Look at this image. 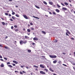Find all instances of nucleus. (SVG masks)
<instances>
[{"label": "nucleus", "mask_w": 75, "mask_h": 75, "mask_svg": "<svg viewBox=\"0 0 75 75\" xmlns=\"http://www.w3.org/2000/svg\"><path fill=\"white\" fill-rule=\"evenodd\" d=\"M50 58H57V56H56L55 55L52 56V55H50Z\"/></svg>", "instance_id": "nucleus-1"}, {"label": "nucleus", "mask_w": 75, "mask_h": 75, "mask_svg": "<svg viewBox=\"0 0 75 75\" xmlns=\"http://www.w3.org/2000/svg\"><path fill=\"white\" fill-rule=\"evenodd\" d=\"M40 73L41 74H43V75H45V73L42 71H40Z\"/></svg>", "instance_id": "nucleus-2"}, {"label": "nucleus", "mask_w": 75, "mask_h": 75, "mask_svg": "<svg viewBox=\"0 0 75 75\" xmlns=\"http://www.w3.org/2000/svg\"><path fill=\"white\" fill-rule=\"evenodd\" d=\"M66 31H67V33L69 34H71V33H70V32H69V30H68L66 29Z\"/></svg>", "instance_id": "nucleus-3"}, {"label": "nucleus", "mask_w": 75, "mask_h": 75, "mask_svg": "<svg viewBox=\"0 0 75 75\" xmlns=\"http://www.w3.org/2000/svg\"><path fill=\"white\" fill-rule=\"evenodd\" d=\"M20 44L21 45H22V44H24V41L23 40H21L20 42Z\"/></svg>", "instance_id": "nucleus-4"}, {"label": "nucleus", "mask_w": 75, "mask_h": 75, "mask_svg": "<svg viewBox=\"0 0 75 75\" xmlns=\"http://www.w3.org/2000/svg\"><path fill=\"white\" fill-rule=\"evenodd\" d=\"M23 16L25 18V19H28V17H27V16L26 15H23Z\"/></svg>", "instance_id": "nucleus-5"}, {"label": "nucleus", "mask_w": 75, "mask_h": 75, "mask_svg": "<svg viewBox=\"0 0 75 75\" xmlns=\"http://www.w3.org/2000/svg\"><path fill=\"white\" fill-rule=\"evenodd\" d=\"M33 40H36V41H38V39L37 38H33Z\"/></svg>", "instance_id": "nucleus-6"}, {"label": "nucleus", "mask_w": 75, "mask_h": 75, "mask_svg": "<svg viewBox=\"0 0 75 75\" xmlns=\"http://www.w3.org/2000/svg\"><path fill=\"white\" fill-rule=\"evenodd\" d=\"M40 67H41V68H45V67H44V66H43L42 64H40Z\"/></svg>", "instance_id": "nucleus-7"}, {"label": "nucleus", "mask_w": 75, "mask_h": 75, "mask_svg": "<svg viewBox=\"0 0 75 75\" xmlns=\"http://www.w3.org/2000/svg\"><path fill=\"white\" fill-rule=\"evenodd\" d=\"M55 11L57 13H59V11H59V10L58 9H56L55 10Z\"/></svg>", "instance_id": "nucleus-8"}, {"label": "nucleus", "mask_w": 75, "mask_h": 75, "mask_svg": "<svg viewBox=\"0 0 75 75\" xmlns=\"http://www.w3.org/2000/svg\"><path fill=\"white\" fill-rule=\"evenodd\" d=\"M62 9L63 10H65V11L66 10H67V8H65V7L62 8Z\"/></svg>", "instance_id": "nucleus-9"}, {"label": "nucleus", "mask_w": 75, "mask_h": 75, "mask_svg": "<svg viewBox=\"0 0 75 75\" xmlns=\"http://www.w3.org/2000/svg\"><path fill=\"white\" fill-rule=\"evenodd\" d=\"M49 69L50 71H51V72H54V70H53L51 68H50Z\"/></svg>", "instance_id": "nucleus-10"}, {"label": "nucleus", "mask_w": 75, "mask_h": 75, "mask_svg": "<svg viewBox=\"0 0 75 75\" xmlns=\"http://www.w3.org/2000/svg\"><path fill=\"white\" fill-rule=\"evenodd\" d=\"M4 48H6V49H7V50H10V48H8L7 47L5 46Z\"/></svg>", "instance_id": "nucleus-11"}, {"label": "nucleus", "mask_w": 75, "mask_h": 75, "mask_svg": "<svg viewBox=\"0 0 75 75\" xmlns=\"http://www.w3.org/2000/svg\"><path fill=\"white\" fill-rule=\"evenodd\" d=\"M35 7L37 8H38L39 9H40V8L39 6H37L35 5Z\"/></svg>", "instance_id": "nucleus-12"}, {"label": "nucleus", "mask_w": 75, "mask_h": 75, "mask_svg": "<svg viewBox=\"0 0 75 75\" xmlns=\"http://www.w3.org/2000/svg\"><path fill=\"white\" fill-rule=\"evenodd\" d=\"M53 4V2H49V4H50V5H52Z\"/></svg>", "instance_id": "nucleus-13"}, {"label": "nucleus", "mask_w": 75, "mask_h": 75, "mask_svg": "<svg viewBox=\"0 0 75 75\" xmlns=\"http://www.w3.org/2000/svg\"><path fill=\"white\" fill-rule=\"evenodd\" d=\"M13 63H15L16 64H17L18 63L17 62V61L15 60H14L13 61Z\"/></svg>", "instance_id": "nucleus-14"}, {"label": "nucleus", "mask_w": 75, "mask_h": 75, "mask_svg": "<svg viewBox=\"0 0 75 75\" xmlns=\"http://www.w3.org/2000/svg\"><path fill=\"white\" fill-rule=\"evenodd\" d=\"M8 67H10V68H13V66L11 65H8Z\"/></svg>", "instance_id": "nucleus-15"}, {"label": "nucleus", "mask_w": 75, "mask_h": 75, "mask_svg": "<svg viewBox=\"0 0 75 75\" xmlns=\"http://www.w3.org/2000/svg\"><path fill=\"white\" fill-rule=\"evenodd\" d=\"M57 62V60H54L53 62L54 64H56Z\"/></svg>", "instance_id": "nucleus-16"}, {"label": "nucleus", "mask_w": 75, "mask_h": 75, "mask_svg": "<svg viewBox=\"0 0 75 75\" xmlns=\"http://www.w3.org/2000/svg\"><path fill=\"white\" fill-rule=\"evenodd\" d=\"M12 18L13 20H15L16 19V17L13 16L12 17Z\"/></svg>", "instance_id": "nucleus-17"}, {"label": "nucleus", "mask_w": 75, "mask_h": 75, "mask_svg": "<svg viewBox=\"0 0 75 75\" xmlns=\"http://www.w3.org/2000/svg\"><path fill=\"white\" fill-rule=\"evenodd\" d=\"M14 30H15V31H18V29H15Z\"/></svg>", "instance_id": "nucleus-18"}, {"label": "nucleus", "mask_w": 75, "mask_h": 75, "mask_svg": "<svg viewBox=\"0 0 75 75\" xmlns=\"http://www.w3.org/2000/svg\"><path fill=\"white\" fill-rule=\"evenodd\" d=\"M4 64H2L1 65V67H4Z\"/></svg>", "instance_id": "nucleus-19"}, {"label": "nucleus", "mask_w": 75, "mask_h": 75, "mask_svg": "<svg viewBox=\"0 0 75 75\" xmlns=\"http://www.w3.org/2000/svg\"><path fill=\"white\" fill-rule=\"evenodd\" d=\"M33 17L34 18H37V19H40V18H38L37 17H36L34 16H33Z\"/></svg>", "instance_id": "nucleus-20"}, {"label": "nucleus", "mask_w": 75, "mask_h": 75, "mask_svg": "<svg viewBox=\"0 0 75 75\" xmlns=\"http://www.w3.org/2000/svg\"><path fill=\"white\" fill-rule=\"evenodd\" d=\"M25 38H27V39H28V38H29L27 36H25Z\"/></svg>", "instance_id": "nucleus-21"}, {"label": "nucleus", "mask_w": 75, "mask_h": 75, "mask_svg": "<svg viewBox=\"0 0 75 75\" xmlns=\"http://www.w3.org/2000/svg\"><path fill=\"white\" fill-rule=\"evenodd\" d=\"M43 3L45 4L46 5H47V2H46L45 1H43Z\"/></svg>", "instance_id": "nucleus-22"}, {"label": "nucleus", "mask_w": 75, "mask_h": 75, "mask_svg": "<svg viewBox=\"0 0 75 75\" xmlns=\"http://www.w3.org/2000/svg\"><path fill=\"white\" fill-rule=\"evenodd\" d=\"M64 4L66 6H68V3H67V2H65L64 3Z\"/></svg>", "instance_id": "nucleus-23"}, {"label": "nucleus", "mask_w": 75, "mask_h": 75, "mask_svg": "<svg viewBox=\"0 0 75 75\" xmlns=\"http://www.w3.org/2000/svg\"><path fill=\"white\" fill-rule=\"evenodd\" d=\"M27 31H28V33H30V31H31V30H30V29H27Z\"/></svg>", "instance_id": "nucleus-24"}, {"label": "nucleus", "mask_w": 75, "mask_h": 75, "mask_svg": "<svg viewBox=\"0 0 75 75\" xmlns=\"http://www.w3.org/2000/svg\"><path fill=\"white\" fill-rule=\"evenodd\" d=\"M33 67L35 68H38V66H36V65H34Z\"/></svg>", "instance_id": "nucleus-25"}, {"label": "nucleus", "mask_w": 75, "mask_h": 75, "mask_svg": "<svg viewBox=\"0 0 75 75\" xmlns=\"http://www.w3.org/2000/svg\"><path fill=\"white\" fill-rule=\"evenodd\" d=\"M26 43H27V40H25V41H23L24 44H26Z\"/></svg>", "instance_id": "nucleus-26"}, {"label": "nucleus", "mask_w": 75, "mask_h": 75, "mask_svg": "<svg viewBox=\"0 0 75 75\" xmlns=\"http://www.w3.org/2000/svg\"><path fill=\"white\" fill-rule=\"evenodd\" d=\"M58 42V40L57 39H55L54 40V42Z\"/></svg>", "instance_id": "nucleus-27"}, {"label": "nucleus", "mask_w": 75, "mask_h": 75, "mask_svg": "<svg viewBox=\"0 0 75 75\" xmlns=\"http://www.w3.org/2000/svg\"><path fill=\"white\" fill-rule=\"evenodd\" d=\"M44 70H45V71H46V72H48V70L47 69H45Z\"/></svg>", "instance_id": "nucleus-28"}, {"label": "nucleus", "mask_w": 75, "mask_h": 75, "mask_svg": "<svg viewBox=\"0 0 75 75\" xmlns=\"http://www.w3.org/2000/svg\"><path fill=\"white\" fill-rule=\"evenodd\" d=\"M16 16L17 17H20V16H19V15H18V14H16Z\"/></svg>", "instance_id": "nucleus-29"}, {"label": "nucleus", "mask_w": 75, "mask_h": 75, "mask_svg": "<svg viewBox=\"0 0 75 75\" xmlns=\"http://www.w3.org/2000/svg\"><path fill=\"white\" fill-rule=\"evenodd\" d=\"M2 25H5V23H4V22H2Z\"/></svg>", "instance_id": "nucleus-30"}, {"label": "nucleus", "mask_w": 75, "mask_h": 75, "mask_svg": "<svg viewBox=\"0 0 75 75\" xmlns=\"http://www.w3.org/2000/svg\"><path fill=\"white\" fill-rule=\"evenodd\" d=\"M42 33H43L44 34H46V33L44 31H42Z\"/></svg>", "instance_id": "nucleus-31"}, {"label": "nucleus", "mask_w": 75, "mask_h": 75, "mask_svg": "<svg viewBox=\"0 0 75 75\" xmlns=\"http://www.w3.org/2000/svg\"><path fill=\"white\" fill-rule=\"evenodd\" d=\"M10 62H8L7 63V65H9V64H10Z\"/></svg>", "instance_id": "nucleus-32"}, {"label": "nucleus", "mask_w": 75, "mask_h": 75, "mask_svg": "<svg viewBox=\"0 0 75 75\" xmlns=\"http://www.w3.org/2000/svg\"><path fill=\"white\" fill-rule=\"evenodd\" d=\"M66 35H67L68 36H69V35L68 34V33H66Z\"/></svg>", "instance_id": "nucleus-33"}, {"label": "nucleus", "mask_w": 75, "mask_h": 75, "mask_svg": "<svg viewBox=\"0 0 75 75\" xmlns=\"http://www.w3.org/2000/svg\"><path fill=\"white\" fill-rule=\"evenodd\" d=\"M28 51L29 52H31V50H28Z\"/></svg>", "instance_id": "nucleus-34"}, {"label": "nucleus", "mask_w": 75, "mask_h": 75, "mask_svg": "<svg viewBox=\"0 0 75 75\" xmlns=\"http://www.w3.org/2000/svg\"><path fill=\"white\" fill-rule=\"evenodd\" d=\"M12 15H14V14H15V12H12Z\"/></svg>", "instance_id": "nucleus-35"}, {"label": "nucleus", "mask_w": 75, "mask_h": 75, "mask_svg": "<svg viewBox=\"0 0 75 75\" xmlns=\"http://www.w3.org/2000/svg\"><path fill=\"white\" fill-rule=\"evenodd\" d=\"M62 65H63L65 66V67H67V65L66 64H63Z\"/></svg>", "instance_id": "nucleus-36"}, {"label": "nucleus", "mask_w": 75, "mask_h": 75, "mask_svg": "<svg viewBox=\"0 0 75 75\" xmlns=\"http://www.w3.org/2000/svg\"><path fill=\"white\" fill-rule=\"evenodd\" d=\"M5 14L6 16H8V14L7 13H5Z\"/></svg>", "instance_id": "nucleus-37"}, {"label": "nucleus", "mask_w": 75, "mask_h": 75, "mask_svg": "<svg viewBox=\"0 0 75 75\" xmlns=\"http://www.w3.org/2000/svg\"><path fill=\"white\" fill-rule=\"evenodd\" d=\"M4 58L5 60H7V58H6V57H4Z\"/></svg>", "instance_id": "nucleus-38"}, {"label": "nucleus", "mask_w": 75, "mask_h": 75, "mask_svg": "<svg viewBox=\"0 0 75 75\" xmlns=\"http://www.w3.org/2000/svg\"><path fill=\"white\" fill-rule=\"evenodd\" d=\"M52 13L53 14H54L55 15H56V13H55V12H53Z\"/></svg>", "instance_id": "nucleus-39"}, {"label": "nucleus", "mask_w": 75, "mask_h": 75, "mask_svg": "<svg viewBox=\"0 0 75 75\" xmlns=\"http://www.w3.org/2000/svg\"><path fill=\"white\" fill-rule=\"evenodd\" d=\"M61 4H62V6H65V5L64 4H63V3H61Z\"/></svg>", "instance_id": "nucleus-40"}, {"label": "nucleus", "mask_w": 75, "mask_h": 75, "mask_svg": "<svg viewBox=\"0 0 75 75\" xmlns=\"http://www.w3.org/2000/svg\"><path fill=\"white\" fill-rule=\"evenodd\" d=\"M71 40H75V39H74V38H71Z\"/></svg>", "instance_id": "nucleus-41"}, {"label": "nucleus", "mask_w": 75, "mask_h": 75, "mask_svg": "<svg viewBox=\"0 0 75 75\" xmlns=\"http://www.w3.org/2000/svg\"><path fill=\"white\" fill-rule=\"evenodd\" d=\"M30 25H33V23H30Z\"/></svg>", "instance_id": "nucleus-42"}, {"label": "nucleus", "mask_w": 75, "mask_h": 75, "mask_svg": "<svg viewBox=\"0 0 75 75\" xmlns=\"http://www.w3.org/2000/svg\"><path fill=\"white\" fill-rule=\"evenodd\" d=\"M61 61H59V64H61Z\"/></svg>", "instance_id": "nucleus-43"}, {"label": "nucleus", "mask_w": 75, "mask_h": 75, "mask_svg": "<svg viewBox=\"0 0 75 75\" xmlns=\"http://www.w3.org/2000/svg\"><path fill=\"white\" fill-rule=\"evenodd\" d=\"M14 27L15 28H17V26L16 25H14Z\"/></svg>", "instance_id": "nucleus-44"}, {"label": "nucleus", "mask_w": 75, "mask_h": 75, "mask_svg": "<svg viewBox=\"0 0 75 75\" xmlns=\"http://www.w3.org/2000/svg\"><path fill=\"white\" fill-rule=\"evenodd\" d=\"M57 6L58 7H61V6H59V5H58V4H57Z\"/></svg>", "instance_id": "nucleus-45"}, {"label": "nucleus", "mask_w": 75, "mask_h": 75, "mask_svg": "<svg viewBox=\"0 0 75 75\" xmlns=\"http://www.w3.org/2000/svg\"><path fill=\"white\" fill-rule=\"evenodd\" d=\"M31 30H34V28H31Z\"/></svg>", "instance_id": "nucleus-46"}, {"label": "nucleus", "mask_w": 75, "mask_h": 75, "mask_svg": "<svg viewBox=\"0 0 75 75\" xmlns=\"http://www.w3.org/2000/svg\"><path fill=\"white\" fill-rule=\"evenodd\" d=\"M10 20H11V21H13V19H10Z\"/></svg>", "instance_id": "nucleus-47"}, {"label": "nucleus", "mask_w": 75, "mask_h": 75, "mask_svg": "<svg viewBox=\"0 0 75 75\" xmlns=\"http://www.w3.org/2000/svg\"><path fill=\"white\" fill-rule=\"evenodd\" d=\"M13 28H14V27H13V26H12L11 27V29H13Z\"/></svg>", "instance_id": "nucleus-48"}, {"label": "nucleus", "mask_w": 75, "mask_h": 75, "mask_svg": "<svg viewBox=\"0 0 75 75\" xmlns=\"http://www.w3.org/2000/svg\"><path fill=\"white\" fill-rule=\"evenodd\" d=\"M0 58H3V57H2V56L0 55Z\"/></svg>", "instance_id": "nucleus-49"}, {"label": "nucleus", "mask_w": 75, "mask_h": 75, "mask_svg": "<svg viewBox=\"0 0 75 75\" xmlns=\"http://www.w3.org/2000/svg\"><path fill=\"white\" fill-rule=\"evenodd\" d=\"M20 74H23V72H21V71H20Z\"/></svg>", "instance_id": "nucleus-50"}, {"label": "nucleus", "mask_w": 75, "mask_h": 75, "mask_svg": "<svg viewBox=\"0 0 75 75\" xmlns=\"http://www.w3.org/2000/svg\"><path fill=\"white\" fill-rule=\"evenodd\" d=\"M0 60L1 61H4H4H4V60L3 59H1Z\"/></svg>", "instance_id": "nucleus-51"}, {"label": "nucleus", "mask_w": 75, "mask_h": 75, "mask_svg": "<svg viewBox=\"0 0 75 75\" xmlns=\"http://www.w3.org/2000/svg\"><path fill=\"white\" fill-rule=\"evenodd\" d=\"M13 66H16V64H13Z\"/></svg>", "instance_id": "nucleus-52"}, {"label": "nucleus", "mask_w": 75, "mask_h": 75, "mask_svg": "<svg viewBox=\"0 0 75 75\" xmlns=\"http://www.w3.org/2000/svg\"><path fill=\"white\" fill-rule=\"evenodd\" d=\"M7 38H8V37L7 36H6V37H5V38L6 39H7Z\"/></svg>", "instance_id": "nucleus-53"}, {"label": "nucleus", "mask_w": 75, "mask_h": 75, "mask_svg": "<svg viewBox=\"0 0 75 75\" xmlns=\"http://www.w3.org/2000/svg\"><path fill=\"white\" fill-rule=\"evenodd\" d=\"M72 64L73 65H75V63H72Z\"/></svg>", "instance_id": "nucleus-54"}, {"label": "nucleus", "mask_w": 75, "mask_h": 75, "mask_svg": "<svg viewBox=\"0 0 75 75\" xmlns=\"http://www.w3.org/2000/svg\"><path fill=\"white\" fill-rule=\"evenodd\" d=\"M45 16H46V17H48V15H45Z\"/></svg>", "instance_id": "nucleus-55"}, {"label": "nucleus", "mask_w": 75, "mask_h": 75, "mask_svg": "<svg viewBox=\"0 0 75 75\" xmlns=\"http://www.w3.org/2000/svg\"><path fill=\"white\" fill-rule=\"evenodd\" d=\"M62 54L64 55H65V54H66V53H63Z\"/></svg>", "instance_id": "nucleus-56"}, {"label": "nucleus", "mask_w": 75, "mask_h": 75, "mask_svg": "<svg viewBox=\"0 0 75 75\" xmlns=\"http://www.w3.org/2000/svg\"><path fill=\"white\" fill-rule=\"evenodd\" d=\"M8 16H9V17H11V14H9Z\"/></svg>", "instance_id": "nucleus-57"}, {"label": "nucleus", "mask_w": 75, "mask_h": 75, "mask_svg": "<svg viewBox=\"0 0 75 75\" xmlns=\"http://www.w3.org/2000/svg\"><path fill=\"white\" fill-rule=\"evenodd\" d=\"M23 31H25V28H24L23 29Z\"/></svg>", "instance_id": "nucleus-58"}, {"label": "nucleus", "mask_w": 75, "mask_h": 75, "mask_svg": "<svg viewBox=\"0 0 75 75\" xmlns=\"http://www.w3.org/2000/svg\"><path fill=\"white\" fill-rule=\"evenodd\" d=\"M32 45H35V43H32Z\"/></svg>", "instance_id": "nucleus-59"}, {"label": "nucleus", "mask_w": 75, "mask_h": 75, "mask_svg": "<svg viewBox=\"0 0 75 75\" xmlns=\"http://www.w3.org/2000/svg\"><path fill=\"white\" fill-rule=\"evenodd\" d=\"M49 14H51V15L52 14V13L51 12H49Z\"/></svg>", "instance_id": "nucleus-60"}, {"label": "nucleus", "mask_w": 75, "mask_h": 75, "mask_svg": "<svg viewBox=\"0 0 75 75\" xmlns=\"http://www.w3.org/2000/svg\"><path fill=\"white\" fill-rule=\"evenodd\" d=\"M42 57H43V58H44L45 57V56H42Z\"/></svg>", "instance_id": "nucleus-61"}, {"label": "nucleus", "mask_w": 75, "mask_h": 75, "mask_svg": "<svg viewBox=\"0 0 75 75\" xmlns=\"http://www.w3.org/2000/svg\"><path fill=\"white\" fill-rule=\"evenodd\" d=\"M23 73H25V72L24 71H23Z\"/></svg>", "instance_id": "nucleus-62"}, {"label": "nucleus", "mask_w": 75, "mask_h": 75, "mask_svg": "<svg viewBox=\"0 0 75 75\" xmlns=\"http://www.w3.org/2000/svg\"><path fill=\"white\" fill-rule=\"evenodd\" d=\"M21 68H23V67H24V66H21Z\"/></svg>", "instance_id": "nucleus-63"}, {"label": "nucleus", "mask_w": 75, "mask_h": 75, "mask_svg": "<svg viewBox=\"0 0 75 75\" xmlns=\"http://www.w3.org/2000/svg\"><path fill=\"white\" fill-rule=\"evenodd\" d=\"M15 72H17V73H18V71H15Z\"/></svg>", "instance_id": "nucleus-64"}]
</instances>
